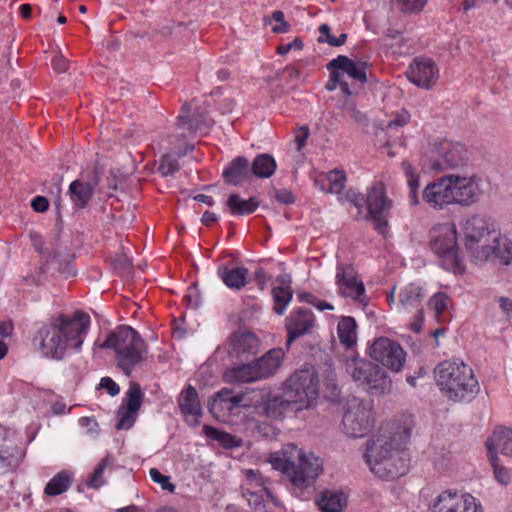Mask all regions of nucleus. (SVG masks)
I'll return each instance as SVG.
<instances>
[{"label": "nucleus", "instance_id": "f3484780", "mask_svg": "<svg viewBox=\"0 0 512 512\" xmlns=\"http://www.w3.org/2000/svg\"><path fill=\"white\" fill-rule=\"evenodd\" d=\"M429 512H483V508L471 494L446 490L438 495Z\"/></svg>", "mask_w": 512, "mask_h": 512}, {"label": "nucleus", "instance_id": "20e7f679", "mask_svg": "<svg viewBox=\"0 0 512 512\" xmlns=\"http://www.w3.org/2000/svg\"><path fill=\"white\" fill-rule=\"evenodd\" d=\"M272 468L282 472L290 482V490L296 497L308 500L314 492V484L322 472V461L313 453H304L295 444L286 445L281 452L270 456Z\"/></svg>", "mask_w": 512, "mask_h": 512}, {"label": "nucleus", "instance_id": "cd10ccee", "mask_svg": "<svg viewBox=\"0 0 512 512\" xmlns=\"http://www.w3.org/2000/svg\"><path fill=\"white\" fill-rule=\"evenodd\" d=\"M488 455H496L497 451L505 456L512 455V430L506 427H498L487 440Z\"/></svg>", "mask_w": 512, "mask_h": 512}, {"label": "nucleus", "instance_id": "bb28decb", "mask_svg": "<svg viewBox=\"0 0 512 512\" xmlns=\"http://www.w3.org/2000/svg\"><path fill=\"white\" fill-rule=\"evenodd\" d=\"M367 63L361 61H353L347 56L339 55L337 58L332 59L328 64L327 68L338 69L341 73L347 74L349 77L364 83L367 80L366 76Z\"/></svg>", "mask_w": 512, "mask_h": 512}, {"label": "nucleus", "instance_id": "5701e85b", "mask_svg": "<svg viewBox=\"0 0 512 512\" xmlns=\"http://www.w3.org/2000/svg\"><path fill=\"white\" fill-rule=\"evenodd\" d=\"M406 76L416 86L430 89L439 78V70L433 60L429 58H416L409 65Z\"/></svg>", "mask_w": 512, "mask_h": 512}, {"label": "nucleus", "instance_id": "6e6552de", "mask_svg": "<svg viewBox=\"0 0 512 512\" xmlns=\"http://www.w3.org/2000/svg\"><path fill=\"white\" fill-rule=\"evenodd\" d=\"M346 373L359 386L372 395H383L390 392L392 383L386 371L378 364L369 360L350 357L344 362Z\"/></svg>", "mask_w": 512, "mask_h": 512}, {"label": "nucleus", "instance_id": "dca6fc26", "mask_svg": "<svg viewBox=\"0 0 512 512\" xmlns=\"http://www.w3.org/2000/svg\"><path fill=\"white\" fill-rule=\"evenodd\" d=\"M335 285L340 296L351 298L359 303L365 302V287L353 265L337 264Z\"/></svg>", "mask_w": 512, "mask_h": 512}, {"label": "nucleus", "instance_id": "f704fd0d", "mask_svg": "<svg viewBox=\"0 0 512 512\" xmlns=\"http://www.w3.org/2000/svg\"><path fill=\"white\" fill-rule=\"evenodd\" d=\"M250 166L252 176L257 178H269L274 174L277 164L270 154L264 153L257 155Z\"/></svg>", "mask_w": 512, "mask_h": 512}, {"label": "nucleus", "instance_id": "a18cd8bd", "mask_svg": "<svg viewBox=\"0 0 512 512\" xmlns=\"http://www.w3.org/2000/svg\"><path fill=\"white\" fill-rule=\"evenodd\" d=\"M450 298L442 292L434 294L430 299L429 304L434 309L437 316H440L450 306Z\"/></svg>", "mask_w": 512, "mask_h": 512}, {"label": "nucleus", "instance_id": "0eeeda50", "mask_svg": "<svg viewBox=\"0 0 512 512\" xmlns=\"http://www.w3.org/2000/svg\"><path fill=\"white\" fill-rule=\"evenodd\" d=\"M284 358L282 348H273L263 356L245 364L235 365L225 372V378L232 383H251L273 376Z\"/></svg>", "mask_w": 512, "mask_h": 512}, {"label": "nucleus", "instance_id": "864d4df0", "mask_svg": "<svg viewBox=\"0 0 512 512\" xmlns=\"http://www.w3.org/2000/svg\"><path fill=\"white\" fill-rule=\"evenodd\" d=\"M113 266L121 274H128L131 269V262L125 255H119L113 260Z\"/></svg>", "mask_w": 512, "mask_h": 512}, {"label": "nucleus", "instance_id": "0e129e2a", "mask_svg": "<svg viewBox=\"0 0 512 512\" xmlns=\"http://www.w3.org/2000/svg\"><path fill=\"white\" fill-rule=\"evenodd\" d=\"M304 299L312 304L313 306L317 307L320 311H324V310H332L333 309V306L327 302H324V301H320L319 299H317L315 296L307 293L304 295Z\"/></svg>", "mask_w": 512, "mask_h": 512}, {"label": "nucleus", "instance_id": "9d476101", "mask_svg": "<svg viewBox=\"0 0 512 512\" xmlns=\"http://www.w3.org/2000/svg\"><path fill=\"white\" fill-rule=\"evenodd\" d=\"M366 220L374 222L375 229L385 234L388 228V216L392 207V201L387 198L385 186L381 182L374 183L368 190L366 197Z\"/></svg>", "mask_w": 512, "mask_h": 512}, {"label": "nucleus", "instance_id": "f03ea898", "mask_svg": "<svg viewBox=\"0 0 512 512\" xmlns=\"http://www.w3.org/2000/svg\"><path fill=\"white\" fill-rule=\"evenodd\" d=\"M409 438V428L395 432L387 427L381 428L367 444L365 457L371 471L386 480L405 475L409 469V459L403 446Z\"/></svg>", "mask_w": 512, "mask_h": 512}, {"label": "nucleus", "instance_id": "7ed1b4c3", "mask_svg": "<svg viewBox=\"0 0 512 512\" xmlns=\"http://www.w3.org/2000/svg\"><path fill=\"white\" fill-rule=\"evenodd\" d=\"M89 325L90 317L82 311L60 314L38 330L34 343L45 357L60 360L67 349L80 350Z\"/></svg>", "mask_w": 512, "mask_h": 512}, {"label": "nucleus", "instance_id": "aec40b11", "mask_svg": "<svg viewBox=\"0 0 512 512\" xmlns=\"http://www.w3.org/2000/svg\"><path fill=\"white\" fill-rule=\"evenodd\" d=\"M423 298L424 293L422 287L415 283L406 285L398 294L399 309L406 312H411L412 310L416 311L414 321L410 324L411 329L416 333L420 332L424 320L423 308L421 305Z\"/></svg>", "mask_w": 512, "mask_h": 512}, {"label": "nucleus", "instance_id": "9b49d317", "mask_svg": "<svg viewBox=\"0 0 512 512\" xmlns=\"http://www.w3.org/2000/svg\"><path fill=\"white\" fill-rule=\"evenodd\" d=\"M465 246L474 258V251L489 242V238L497 232L496 224L485 214H474L468 217L462 225Z\"/></svg>", "mask_w": 512, "mask_h": 512}, {"label": "nucleus", "instance_id": "a19ab883", "mask_svg": "<svg viewBox=\"0 0 512 512\" xmlns=\"http://www.w3.org/2000/svg\"><path fill=\"white\" fill-rule=\"evenodd\" d=\"M203 431L207 437L218 441L221 445H223L226 448H231L237 445L235 437L229 433L220 431L208 425H205L203 427Z\"/></svg>", "mask_w": 512, "mask_h": 512}, {"label": "nucleus", "instance_id": "f8f14e48", "mask_svg": "<svg viewBox=\"0 0 512 512\" xmlns=\"http://www.w3.org/2000/svg\"><path fill=\"white\" fill-rule=\"evenodd\" d=\"M374 424L371 408L355 399L348 404L343 415V431L352 438H361L368 434Z\"/></svg>", "mask_w": 512, "mask_h": 512}, {"label": "nucleus", "instance_id": "49530a36", "mask_svg": "<svg viewBox=\"0 0 512 512\" xmlns=\"http://www.w3.org/2000/svg\"><path fill=\"white\" fill-rule=\"evenodd\" d=\"M272 20L277 22V25L272 27V31L276 34L286 33L291 28L290 24L284 19V13L280 10L274 11L271 15V19H265V23L268 24Z\"/></svg>", "mask_w": 512, "mask_h": 512}, {"label": "nucleus", "instance_id": "2f4dec72", "mask_svg": "<svg viewBox=\"0 0 512 512\" xmlns=\"http://www.w3.org/2000/svg\"><path fill=\"white\" fill-rule=\"evenodd\" d=\"M218 275L229 288L239 290L246 283L248 269L245 267L228 268L221 266L218 268Z\"/></svg>", "mask_w": 512, "mask_h": 512}, {"label": "nucleus", "instance_id": "473e14b6", "mask_svg": "<svg viewBox=\"0 0 512 512\" xmlns=\"http://www.w3.org/2000/svg\"><path fill=\"white\" fill-rule=\"evenodd\" d=\"M345 504L346 497L341 491H323L317 500V505L322 512H341Z\"/></svg>", "mask_w": 512, "mask_h": 512}, {"label": "nucleus", "instance_id": "79ce46f5", "mask_svg": "<svg viewBox=\"0 0 512 512\" xmlns=\"http://www.w3.org/2000/svg\"><path fill=\"white\" fill-rule=\"evenodd\" d=\"M320 36L318 37L319 42H326L330 46L339 47L342 46L347 40V34L342 33L339 37H335L330 33V26L328 24H322L319 27Z\"/></svg>", "mask_w": 512, "mask_h": 512}, {"label": "nucleus", "instance_id": "e433bc0d", "mask_svg": "<svg viewBox=\"0 0 512 512\" xmlns=\"http://www.w3.org/2000/svg\"><path fill=\"white\" fill-rule=\"evenodd\" d=\"M356 321L353 317H342L338 322V337L342 344L351 348L356 343Z\"/></svg>", "mask_w": 512, "mask_h": 512}, {"label": "nucleus", "instance_id": "c756f323", "mask_svg": "<svg viewBox=\"0 0 512 512\" xmlns=\"http://www.w3.org/2000/svg\"><path fill=\"white\" fill-rule=\"evenodd\" d=\"M178 405L185 417L191 416L196 423L198 422V418L202 415V409L195 387L189 385L181 392L178 398Z\"/></svg>", "mask_w": 512, "mask_h": 512}, {"label": "nucleus", "instance_id": "ddd939ff", "mask_svg": "<svg viewBox=\"0 0 512 512\" xmlns=\"http://www.w3.org/2000/svg\"><path fill=\"white\" fill-rule=\"evenodd\" d=\"M431 249L442 258V266L446 270L462 273L464 267L458 256L456 229L444 227L431 241Z\"/></svg>", "mask_w": 512, "mask_h": 512}, {"label": "nucleus", "instance_id": "09e8293b", "mask_svg": "<svg viewBox=\"0 0 512 512\" xmlns=\"http://www.w3.org/2000/svg\"><path fill=\"white\" fill-rule=\"evenodd\" d=\"M489 459L493 466L496 480L503 485H507L510 482V475L503 466L499 465L497 455H491Z\"/></svg>", "mask_w": 512, "mask_h": 512}, {"label": "nucleus", "instance_id": "4468645a", "mask_svg": "<svg viewBox=\"0 0 512 512\" xmlns=\"http://www.w3.org/2000/svg\"><path fill=\"white\" fill-rule=\"evenodd\" d=\"M370 357L393 372L402 370L406 353L399 343L386 337L376 339L369 348Z\"/></svg>", "mask_w": 512, "mask_h": 512}, {"label": "nucleus", "instance_id": "1a4fd4ad", "mask_svg": "<svg viewBox=\"0 0 512 512\" xmlns=\"http://www.w3.org/2000/svg\"><path fill=\"white\" fill-rule=\"evenodd\" d=\"M431 168L435 171L458 170L468 165L467 149L458 142L436 139L430 145Z\"/></svg>", "mask_w": 512, "mask_h": 512}, {"label": "nucleus", "instance_id": "3c124183", "mask_svg": "<svg viewBox=\"0 0 512 512\" xmlns=\"http://www.w3.org/2000/svg\"><path fill=\"white\" fill-rule=\"evenodd\" d=\"M345 199L358 208L357 218H359L362 214V208L364 204H366V198L362 194L354 191L353 189H349L345 193Z\"/></svg>", "mask_w": 512, "mask_h": 512}, {"label": "nucleus", "instance_id": "a878e982", "mask_svg": "<svg viewBox=\"0 0 512 512\" xmlns=\"http://www.w3.org/2000/svg\"><path fill=\"white\" fill-rule=\"evenodd\" d=\"M222 176L229 185H240L252 178L251 166L244 156L234 158L223 170Z\"/></svg>", "mask_w": 512, "mask_h": 512}, {"label": "nucleus", "instance_id": "a211bd4d", "mask_svg": "<svg viewBox=\"0 0 512 512\" xmlns=\"http://www.w3.org/2000/svg\"><path fill=\"white\" fill-rule=\"evenodd\" d=\"M450 177L455 198L454 204L468 207L480 200L482 195L481 180L475 174L465 176L459 173H451Z\"/></svg>", "mask_w": 512, "mask_h": 512}, {"label": "nucleus", "instance_id": "603ef678", "mask_svg": "<svg viewBox=\"0 0 512 512\" xmlns=\"http://www.w3.org/2000/svg\"><path fill=\"white\" fill-rule=\"evenodd\" d=\"M404 12H418L423 9L427 0H400Z\"/></svg>", "mask_w": 512, "mask_h": 512}, {"label": "nucleus", "instance_id": "412c9836", "mask_svg": "<svg viewBox=\"0 0 512 512\" xmlns=\"http://www.w3.org/2000/svg\"><path fill=\"white\" fill-rule=\"evenodd\" d=\"M144 394L137 382H130L125 398L118 411L116 429H130L137 418V412L141 408Z\"/></svg>", "mask_w": 512, "mask_h": 512}, {"label": "nucleus", "instance_id": "5fc2aeb1", "mask_svg": "<svg viewBox=\"0 0 512 512\" xmlns=\"http://www.w3.org/2000/svg\"><path fill=\"white\" fill-rule=\"evenodd\" d=\"M229 392L226 390H221L217 393V397L220 399L219 403H217V400L215 399V403L211 405L209 408L212 413H214V409L216 406L220 405L222 402H228L230 401L232 404L238 405L240 402V398L237 396H229Z\"/></svg>", "mask_w": 512, "mask_h": 512}, {"label": "nucleus", "instance_id": "de8ad7c7", "mask_svg": "<svg viewBox=\"0 0 512 512\" xmlns=\"http://www.w3.org/2000/svg\"><path fill=\"white\" fill-rule=\"evenodd\" d=\"M246 481L242 486H249L251 490H255L258 488H266L264 478L260 474L258 470H246L245 471Z\"/></svg>", "mask_w": 512, "mask_h": 512}, {"label": "nucleus", "instance_id": "052dcab7", "mask_svg": "<svg viewBox=\"0 0 512 512\" xmlns=\"http://www.w3.org/2000/svg\"><path fill=\"white\" fill-rule=\"evenodd\" d=\"M346 112L349 115V117L355 121L358 124H366L367 123V117L366 115L357 109L355 106H347Z\"/></svg>", "mask_w": 512, "mask_h": 512}, {"label": "nucleus", "instance_id": "6ab92c4d", "mask_svg": "<svg viewBox=\"0 0 512 512\" xmlns=\"http://www.w3.org/2000/svg\"><path fill=\"white\" fill-rule=\"evenodd\" d=\"M491 239V244L487 242L474 251V259L478 262L492 260L502 265H509L512 261V241L501 236L498 231Z\"/></svg>", "mask_w": 512, "mask_h": 512}, {"label": "nucleus", "instance_id": "c85d7f7f", "mask_svg": "<svg viewBox=\"0 0 512 512\" xmlns=\"http://www.w3.org/2000/svg\"><path fill=\"white\" fill-rule=\"evenodd\" d=\"M346 180V174L343 170L334 169L317 176L315 185L326 193L340 194L345 188Z\"/></svg>", "mask_w": 512, "mask_h": 512}, {"label": "nucleus", "instance_id": "69168bd1", "mask_svg": "<svg viewBox=\"0 0 512 512\" xmlns=\"http://www.w3.org/2000/svg\"><path fill=\"white\" fill-rule=\"evenodd\" d=\"M31 206L36 212H45L49 207V202L44 196H36L32 200Z\"/></svg>", "mask_w": 512, "mask_h": 512}, {"label": "nucleus", "instance_id": "c9c22d12", "mask_svg": "<svg viewBox=\"0 0 512 512\" xmlns=\"http://www.w3.org/2000/svg\"><path fill=\"white\" fill-rule=\"evenodd\" d=\"M227 206L232 215L242 216L253 213L259 206L255 197L243 200L238 194H231L227 199Z\"/></svg>", "mask_w": 512, "mask_h": 512}, {"label": "nucleus", "instance_id": "338daca9", "mask_svg": "<svg viewBox=\"0 0 512 512\" xmlns=\"http://www.w3.org/2000/svg\"><path fill=\"white\" fill-rule=\"evenodd\" d=\"M185 299L188 305L193 308H196L199 305L200 299L195 285L189 288V293L185 296Z\"/></svg>", "mask_w": 512, "mask_h": 512}, {"label": "nucleus", "instance_id": "774afa93", "mask_svg": "<svg viewBox=\"0 0 512 512\" xmlns=\"http://www.w3.org/2000/svg\"><path fill=\"white\" fill-rule=\"evenodd\" d=\"M497 301L503 313L510 317L512 315V300L508 297H499Z\"/></svg>", "mask_w": 512, "mask_h": 512}, {"label": "nucleus", "instance_id": "13d9d810", "mask_svg": "<svg viewBox=\"0 0 512 512\" xmlns=\"http://www.w3.org/2000/svg\"><path fill=\"white\" fill-rule=\"evenodd\" d=\"M79 425L86 429V432L89 434H97L98 433V423L92 417H81L79 419Z\"/></svg>", "mask_w": 512, "mask_h": 512}, {"label": "nucleus", "instance_id": "e2e57ef3", "mask_svg": "<svg viewBox=\"0 0 512 512\" xmlns=\"http://www.w3.org/2000/svg\"><path fill=\"white\" fill-rule=\"evenodd\" d=\"M302 47H303V42L299 38H295L293 41H291L287 44L279 45L277 47V53L280 55H285L292 49L300 50V49H302Z\"/></svg>", "mask_w": 512, "mask_h": 512}, {"label": "nucleus", "instance_id": "393cba45", "mask_svg": "<svg viewBox=\"0 0 512 512\" xmlns=\"http://www.w3.org/2000/svg\"><path fill=\"white\" fill-rule=\"evenodd\" d=\"M314 326V315L311 310L299 308L290 313L286 318V330L288 334L287 347L297 338L311 332Z\"/></svg>", "mask_w": 512, "mask_h": 512}, {"label": "nucleus", "instance_id": "2eb2a0df", "mask_svg": "<svg viewBox=\"0 0 512 512\" xmlns=\"http://www.w3.org/2000/svg\"><path fill=\"white\" fill-rule=\"evenodd\" d=\"M259 347V338L249 331H237L232 333L224 345L229 358L237 365L247 363L251 356L258 353Z\"/></svg>", "mask_w": 512, "mask_h": 512}, {"label": "nucleus", "instance_id": "8fccbe9b", "mask_svg": "<svg viewBox=\"0 0 512 512\" xmlns=\"http://www.w3.org/2000/svg\"><path fill=\"white\" fill-rule=\"evenodd\" d=\"M149 475L154 482L161 485L163 490H167L169 492H173L175 490V485L170 482L169 477L161 474L158 469L151 468Z\"/></svg>", "mask_w": 512, "mask_h": 512}, {"label": "nucleus", "instance_id": "4d7b16f0", "mask_svg": "<svg viewBox=\"0 0 512 512\" xmlns=\"http://www.w3.org/2000/svg\"><path fill=\"white\" fill-rule=\"evenodd\" d=\"M100 387L107 390L108 394L111 396H116L120 392L118 384L115 383L110 377H103L100 380Z\"/></svg>", "mask_w": 512, "mask_h": 512}, {"label": "nucleus", "instance_id": "7c9ffc66", "mask_svg": "<svg viewBox=\"0 0 512 512\" xmlns=\"http://www.w3.org/2000/svg\"><path fill=\"white\" fill-rule=\"evenodd\" d=\"M280 284L272 289L275 313L282 315L293 297V292L289 285L290 281L284 277L277 279Z\"/></svg>", "mask_w": 512, "mask_h": 512}, {"label": "nucleus", "instance_id": "423d86ee", "mask_svg": "<svg viewBox=\"0 0 512 512\" xmlns=\"http://www.w3.org/2000/svg\"><path fill=\"white\" fill-rule=\"evenodd\" d=\"M100 348L115 352L116 365L126 376L143 361L146 352L140 334L130 326H119L111 331Z\"/></svg>", "mask_w": 512, "mask_h": 512}, {"label": "nucleus", "instance_id": "58836bf2", "mask_svg": "<svg viewBox=\"0 0 512 512\" xmlns=\"http://www.w3.org/2000/svg\"><path fill=\"white\" fill-rule=\"evenodd\" d=\"M114 463V457L112 455H106L95 467L93 473L86 481V485L90 488L97 489L105 484L103 473L105 469L112 466Z\"/></svg>", "mask_w": 512, "mask_h": 512}, {"label": "nucleus", "instance_id": "680f3d73", "mask_svg": "<svg viewBox=\"0 0 512 512\" xmlns=\"http://www.w3.org/2000/svg\"><path fill=\"white\" fill-rule=\"evenodd\" d=\"M53 69L58 73H64L69 67V61L62 55H56L52 60Z\"/></svg>", "mask_w": 512, "mask_h": 512}, {"label": "nucleus", "instance_id": "f257e3e1", "mask_svg": "<svg viewBox=\"0 0 512 512\" xmlns=\"http://www.w3.org/2000/svg\"><path fill=\"white\" fill-rule=\"evenodd\" d=\"M319 396V379L313 367L294 372L284 383L281 393L261 392L256 405L259 415L282 420L289 412H300L315 406Z\"/></svg>", "mask_w": 512, "mask_h": 512}, {"label": "nucleus", "instance_id": "39448f33", "mask_svg": "<svg viewBox=\"0 0 512 512\" xmlns=\"http://www.w3.org/2000/svg\"><path fill=\"white\" fill-rule=\"evenodd\" d=\"M436 383L444 395L454 402H470L480 386L470 366L463 361L445 360L435 370Z\"/></svg>", "mask_w": 512, "mask_h": 512}, {"label": "nucleus", "instance_id": "37998d69", "mask_svg": "<svg viewBox=\"0 0 512 512\" xmlns=\"http://www.w3.org/2000/svg\"><path fill=\"white\" fill-rule=\"evenodd\" d=\"M191 107L189 104L185 103L182 106V112L177 117L178 125L181 128H186L188 130L199 129V120L195 114L190 115Z\"/></svg>", "mask_w": 512, "mask_h": 512}, {"label": "nucleus", "instance_id": "4be33fe9", "mask_svg": "<svg viewBox=\"0 0 512 512\" xmlns=\"http://www.w3.org/2000/svg\"><path fill=\"white\" fill-rule=\"evenodd\" d=\"M451 183L450 174L444 175L429 183L423 190V200L430 207L439 210L454 204L455 198L453 196Z\"/></svg>", "mask_w": 512, "mask_h": 512}, {"label": "nucleus", "instance_id": "b1692460", "mask_svg": "<svg viewBox=\"0 0 512 512\" xmlns=\"http://www.w3.org/2000/svg\"><path fill=\"white\" fill-rule=\"evenodd\" d=\"M101 171L97 165L88 175L87 180L77 179L69 185V194L73 205L78 209L85 208L90 202L94 190L100 181Z\"/></svg>", "mask_w": 512, "mask_h": 512}, {"label": "nucleus", "instance_id": "6e6d98bb", "mask_svg": "<svg viewBox=\"0 0 512 512\" xmlns=\"http://www.w3.org/2000/svg\"><path fill=\"white\" fill-rule=\"evenodd\" d=\"M274 198L283 204H293L295 202V197L290 190L280 189L274 191Z\"/></svg>", "mask_w": 512, "mask_h": 512}, {"label": "nucleus", "instance_id": "bf43d9fd", "mask_svg": "<svg viewBox=\"0 0 512 512\" xmlns=\"http://www.w3.org/2000/svg\"><path fill=\"white\" fill-rule=\"evenodd\" d=\"M309 134H310V130H309L308 126H306V125L301 126L298 129L296 136H295V141L297 144V151H301L302 148L305 146L306 140L309 137Z\"/></svg>", "mask_w": 512, "mask_h": 512}, {"label": "nucleus", "instance_id": "ea45409f", "mask_svg": "<svg viewBox=\"0 0 512 512\" xmlns=\"http://www.w3.org/2000/svg\"><path fill=\"white\" fill-rule=\"evenodd\" d=\"M327 69L330 70V78L326 83L325 88L328 91H334L339 86L345 96H350L352 92L349 88V84L343 79V73L335 68Z\"/></svg>", "mask_w": 512, "mask_h": 512}, {"label": "nucleus", "instance_id": "4c0bfd02", "mask_svg": "<svg viewBox=\"0 0 512 512\" xmlns=\"http://www.w3.org/2000/svg\"><path fill=\"white\" fill-rule=\"evenodd\" d=\"M267 488H258L251 490L249 486H242V496L246 498L248 504L253 507L254 512H265L264 496L268 495Z\"/></svg>", "mask_w": 512, "mask_h": 512}, {"label": "nucleus", "instance_id": "c03bdc74", "mask_svg": "<svg viewBox=\"0 0 512 512\" xmlns=\"http://www.w3.org/2000/svg\"><path fill=\"white\" fill-rule=\"evenodd\" d=\"M180 168V165L178 163V160L174 158L173 156L166 154L163 155L160 159L158 171L162 176H169L174 174L176 171H178Z\"/></svg>", "mask_w": 512, "mask_h": 512}, {"label": "nucleus", "instance_id": "72a5a7b5", "mask_svg": "<svg viewBox=\"0 0 512 512\" xmlns=\"http://www.w3.org/2000/svg\"><path fill=\"white\" fill-rule=\"evenodd\" d=\"M73 482V473L69 470H62L54 475L44 488L47 496H57L66 492Z\"/></svg>", "mask_w": 512, "mask_h": 512}]
</instances>
